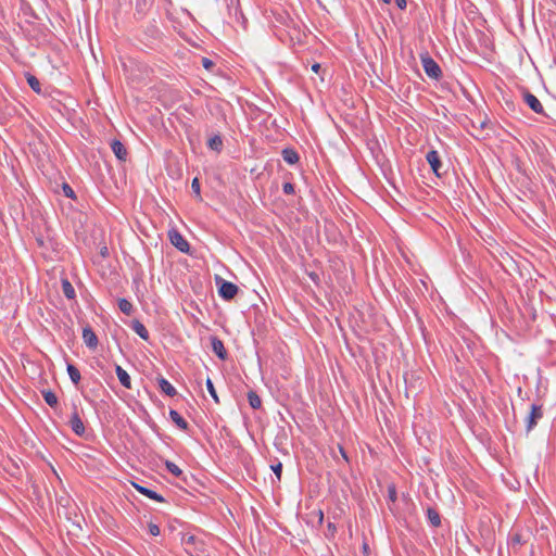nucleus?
<instances>
[{
    "label": "nucleus",
    "instance_id": "72a5a7b5",
    "mask_svg": "<svg viewBox=\"0 0 556 556\" xmlns=\"http://www.w3.org/2000/svg\"><path fill=\"white\" fill-rule=\"evenodd\" d=\"M270 468L275 472L277 479L280 480L281 479V472H282V464L280 462H278L277 464L271 465Z\"/></svg>",
    "mask_w": 556,
    "mask_h": 556
},
{
    "label": "nucleus",
    "instance_id": "a878e982",
    "mask_svg": "<svg viewBox=\"0 0 556 556\" xmlns=\"http://www.w3.org/2000/svg\"><path fill=\"white\" fill-rule=\"evenodd\" d=\"M26 79L33 91H35L38 94L41 93V85L36 76L31 75L30 73H27Z\"/></svg>",
    "mask_w": 556,
    "mask_h": 556
},
{
    "label": "nucleus",
    "instance_id": "2f4dec72",
    "mask_svg": "<svg viewBox=\"0 0 556 556\" xmlns=\"http://www.w3.org/2000/svg\"><path fill=\"white\" fill-rule=\"evenodd\" d=\"M388 498L390 502L395 503L397 500V492L394 484L388 486Z\"/></svg>",
    "mask_w": 556,
    "mask_h": 556
},
{
    "label": "nucleus",
    "instance_id": "7c9ffc66",
    "mask_svg": "<svg viewBox=\"0 0 556 556\" xmlns=\"http://www.w3.org/2000/svg\"><path fill=\"white\" fill-rule=\"evenodd\" d=\"M191 189L194 192V194L197 195V198L199 200H202V197H201V186H200L199 178H197V177L193 178V180L191 182Z\"/></svg>",
    "mask_w": 556,
    "mask_h": 556
},
{
    "label": "nucleus",
    "instance_id": "f704fd0d",
    "mask_svg": "<svg viewBox=\"0 0 556 556\" xmlns=\"http://www.w3.org/2000/svg\"><path fill=\"white\" fill-rule=\"evenodd\" d=\"M282 191L286 193V194H293L295 192V187L292 182H285L282 185Z\"/></svg>",
    "mask_w": 556,
    "mask_h": 556
},
{
    "label": "nucleus",
    "instance_id": "7ed1b4c3",
    "mask_svg": "<svg viewBox=\"0 0 556 556\" xmlns=\"http://www.w3.org/2000/svg\"><path fill=\"white\" fill-rule=\"evenodd\" d=\"M215 283L218 289V295L225 301L232 300L239 292V287L236 283L227 281L219 276H216Z\"/></svg>",
    "mask_w": 556,
    "mask_h": 556
},
{
    "label": "nucleus",
    "instance_id": "ea45409f",
    "mask_svg": "<svg viewBox=\"0 0 556 556\" xmlns=\"http://www.w3.org/2000/svg\"><path fill=\"white\" fill-rule=\"evenodd\" d=\"M327 529L332 535L337 532V527L333 522H328Z\"/></svg>",
    "mask_w": 556,
    "mask_h": 556
},
{
    "label": "nucleus",
    "instance_id": "dca6fc26",
    "mask_svg": "<svg viewBox=\"0 0 556 556\" xmlns=\"http://www.w3.org/2000/svg\"><path fill=\"white\" fill-rule=\"evenodd\" d=\"M170 420L182 431L189 430L188 421L175 409L169 410Z\"/></svg>",
    "mask_w": 556,
    "mask_h": 556
},
{
    "label": "nucleus",
    "instance_id": "f3484780",
    "mask_svg": "<svg viewBox=\"0 0 556 556\" xmlns=\"http://www.w3.org/2000/svg\"><path fill=\"white\" fill-rule=\"evenodd\" d=\"M281 156L283 161L290 165L296 164L300 160V155L293 148H285L281 151Z\"/></svg>",
    "mask_w": 556,
    "mask_h": 556
},
{
    "label": "nucleus",
    "instance_id": "a18cd8bd",
    "mask_svg": "<svg viewBox=\"0 0 556 556\" xmlns=\"http://www.w3.org/2000/svg\"><path fill=\"white\" fill-rule=\"evenodd\" d=\"M323 519H324V514H323V511H321V510H319V521L321 522V521H323Z\"/></svg>",
    "mask_w": 556,
    "mask_h": 556
},
{
    "label": "nucleus",
    "instance_id": "473e14b6",
    "mask_svg": "<svg viewBox=\"0 0 556 556\" xmlns=\"http://www.w3.org/2000/svg\"><path fill=\"white\" fill-rule=\"evenodd\" d=\"M148 531L151 535L157 536L160 534V527L154 522L148 523Z\"/></svg>",
    "mask_w": 556,
    "mask_h": 556
},
{
    "label": "nucleus",
    "instance_id": "b1692460",
    "mask_svg": "<svg viewBox=\"0 0 556 556\" xmlns=\"http://www.w3.org/2000/svg\"><path fill=\"white\" fill-rule=\"evenodd\" d=\"M207 147L216 152H220L223 149V139L219 135H214L207 141Z\"/></svg>",
    "mask_w": 556,
    "mask_h": 556
},
{
    "label": "nucleus",
    "instance_id": "c85d7f7f",
    "mask_svg": "<svg viewBox=\"0 0 556 556\" xmlns=\"http://www.w3.org/2000/svg\"><path fill=\"white\" fill-rule=\"evenodd\" d=\"M205 384H206V389H207L208 393L211 394V396L213 397L214 402L216 404H218L219 403V399H218L217 392L215 390V387H214L213 381L211 380V378L206 379Z\"/></svg>",
    "mask_w": 556,
    "mask_h": 556
},
{
    "label": "nucleus",
    "instance_id": "a211bd4d",
    "mask_svg": "<svg viewBox=\"0 0 556 556\" xmlns=\"http://www.w3.org/2000/svg\"><path fill=\"white\" fill-rule=\"evenodd\" d=\"M130 328L142 339L148 341L150 338L149 331L146 326L138 319L131 320Z\"/></svg>",
    "mask_w": 556,
    "mask_h": 556
},
{
    "label": "nucleus",
    "instance_id": "39448f33",
    "mask_svg": "<svg viewBox=\"0 0 556 556\" xmlns=\"http://www.w3.org/2000/svg\"><path fill=\"white\" fill-rule=\"evenodd\" d=\"M168 238L170 243L182 253H190V244L185 237L177 230L170 229L168 231Z\"/></svg>",
    "mask_w": 556,
    "mask_h": 556
},
{
    "label": "nucleus",
    "instance_id": "9d476101",
    "mask_svg": "<svg viewBox=\"0 0 556 556\" xmlns=\"http://www.w3.org/2000/svg\"><path fill=\"white\" fill-rule=\"evenodd\" d=\"M132 486L142 495L147 496L148 498L150 500H153L155 502H159V503H164L165 502V498L159 494L157 492H155L154 490L152 489H149L144 485H141L137 482H131Z\"/></svg>",
    "mask_w": 556,
    "mask_h": 556
},
{
    "label": "nucleus",
    "instance_id": "aec40b11",
    "mask_svg": "<svg viewBox=\"0 0 556 556\" xmlns=\"http://www.w3.org/2000/svg\"><path fill=\"white\" fill-rule=\"evenodd\" d=\"M61 287H62V292L66 299H68V300L75 299L76 292H75L73 285L70 282L68 279H66V278L62 279Z\"/></svg>",
    "mask_w": 556,
    "mask_h": 556
},
{
    "label": "nucleus",
    "instance_id": "ddd939ff",
    "mask_svg": "<svg viewBox=\"0 0 556 556\" xmlns=\"http://www.w3.org/2000/svg\"><path fill=\"white\" fill-rule=\"evenodd\" d=\"M111 149H112L114 155L117 157V160H119L122 162H125L127 160L128 151L121 140H118V139L112 140Z\"/></svg>",
    "mask_w": 556,
    "mask_h": 556
},
{
    "label": "nucleus",
    "instance_id": "4c0bfd02",
    "mask_svg": "<svg viewBox=\"0 0 556 556\" xmlns=\"http://www.w3.org/2000/svg\"><path fill=\"white\" fill-rule=\"evenodd\" d=\"M362 552H363L364 556H369V554H370V547L366 540H364V542L362 544Z\"/></svg>",
    "mask_w": 556,
    "mask_h": 556
},
{
    "label": "nucleus",
    "instance_id": "423d86ee",
    "mask_svg": "<svg viewBox=\"0 0 556 556\" xmlns=\"http://www.w3.org/2000/svg\"><path fill=\"white\" fill-rule=\"evenodd\" d=\"M543 417V405L532 404L529 416L526 419V430L530 432L538 425V421Z\"/></svg>",
    "mask_w": 556,
    "mask_h": 556
},
{
    "label": "nucleus",
    "instance_id": "a19ab883",
    "mask_svg": "<svg viewBox=\"0 0 556 556\" xmlns=\"http://www.w3.org/2000/svg\"><path fill=\"white\" fill-rule=\"evenodd\" d=\"M320 68H321V66H320V64H319V63H314V64L312 65V71H313L314 73H316V74H318V73H319Z\"/></svg>",
    "mask_w": 556,
    "mask_h": 556
},
{
    "label": "nucleus",
    "instance_id": "c03bdc74",
    "mask_svg": "<svg viewBox=\"0 0 556 556\" xmlns=\"http://www.w3.org/2000/svg\"><path fill=\"white\" fill-rule=\"evenodd\" d=\"M309 277H311L314 281L318 278V276H317L316 274H311V275H309Z\"/></svg>",
    "mask_w": 556,
    "mask_h": 556
},
{
    "label": "nucleus",
    "instance_id": "f8f14e48",
    "mask_svg": "<svg viewBox=\"0 0 556 556\" xmlns=\"http://www.w3.org/2000/svg\"><path fill=\"white\" fill-rule=\"evenodd\" d=\"M211 346L212 351L216 354V356L225 361L228 357L227 350L224 345V342L218 337H211Z\"/></svg>",
    "mask_w": 556,
    "mask_h": 556
},
{
    "label": "nucleus",
    "instance_id": "0eeeda50",
    "mask_svg": "<svg viewBox=\"0 0 556 556\" xmlns=\"http://www.w3.org/2000/svg\"><path fill=\"white\" fill-rule=\"evenodd\" d=\"M523 101L528 104V106L535 112L536 114L547 116L545 110L540 102V100L530 91L526 90L523 92Z\"/></svg>",
    "mask_w": 556,
    "mask_h": 556
},
{
    "label": "nucleus",
    "instance_id": "bb28decb",
    "mask_svg": "<svg viewBox=\"0 0 556 556\" xmlns=\"http://www.w3.org/2000/svg\"><path fill=\"white\" fill-rule=\"evenodd\" d=\"M118 308L121 309L122 313L128 316L134 313V306L127 299L118 300Z\"/></svg>",
    "mask_w": 556,
    "mask_h": 556
},
{
    "label": "nucleus",
    "instance_id": "4be33fe9",
    "mask_svg": "<svg viewBox=\"0 0 556 556\" xmlns=\"http://www.w3.org/2000/svg\"><path fill=\"white\" fill-rule=\"evenodd\" d=\"M66 370L72 382L74 384H78L81 379L78 368L75 365L67 363Z\"/></svg>",
    "mask_w": 556,
    "mask_h": 556
},
{
    "label": "nucleus",
    "instance_id": "37998d69",
    "mask_svg": "<svg viewBox=\"0 0 556 556\" xmlns=\"http://www.w3.org/2000/svg\"><path fill=\"white\" fill-rule=\"evenodd\" d=\"M108 254H109V251H108V248H106V247H104L103 249H101V255H102V256H108Z\"/></svg>",
    "mask_w": 556,
    "mask_h": 556
},
{
    "label": "nucleus",
    "instance_id": "f03ea898",
    "mask_svg": "<svg viewBox=\"0 0 556 556\" xmlns=\"http://www.w3.org/2000/svg\"><path fill=\"white\" fill-rule=\"evenodd\" d=\"M181 545L190 556H201L205 551L204 542L194 534L185 533L181 536Z\"/></svg>",
    "mask_w": 556,
    "mask_h": 556
},
{
    "label": "nucleus",
    "instance_id": "79ce46f5",
    "mask_svg": "<svg viewBox=\"0 0 556 556\" xmlns=\"http://www.w3.org/2000/svg\"><path fill=\"white\" fill-rule=\"evenodd\" d=\"M151 33H152V36H153V37H157V36H159L160 30L157 29V27L152 26V27H151Z\"/></svg>",
    "mask_w": 556,
    "mask_h": 556
},
{
    "label": "nucleus",
    "instance_id": "6e6552de",
    "mask_svg": "<svg viewBox=\"0 0 556 556\" xmlns=\"http://www.w3.org/2000/svg\"><path fill=\"white\" fill-rule=\"evenodd\" d=\"M68 425L73 432L79 437L85 434L86 428L84 425V421L81 420L76 406L74 407V412L71 415V418L68 420Z\"/></svg>",
    "mask_w": 556,
    "mask_h": 556
},
{
    "label": "nucleus",
    "instance_id": "49530a36",
    "mask_svg": "<svg viewBox=\"0 0 556 556\" xmlns=\"http://www.w3.org/2000/svg\"><path fill=\"white\" fill-rule=\"evenodd\" d=\"M384 3H390L392 0H381Z\"/></svg>",
    "mask_w": 556,
    "mask_h": 556
},
{
    "label": "nucleus",
    "instance_id": "58836bf2",
    "mask_svg": "<svg viewBox=\"0 0 556 556\" xmlns=\"http://www.w3.org/2000/svg\"><path fill=\"white\" fill-rule=\"evenodd\" d=\"M395 4L399 9L404 10L406 8V0H395Z\"/></svg>",
    "mask_w": 556,
    "mask_h": 556
},
{
    "label": "nucleus",
    "instance_id": "9b49d317",
    "mask_svg": "<svg viewBox=\"0 0 556 556\" xmlns=\"http://www.w3.org/2000/svg\"><path fill=\"white\" fill-rule=\"evenodd\" d=\"M83 340L85 344L91 350L97 349L99 344L98 337L90 326H86L83 329Z\"/></svg>",
    "mask_w": 556,
    "mask_h": 556
},
{
    "label": "nucleus",
    "instance_id": "5701e85b",
    "mask_svg": "<svg viewBox=\"0 0 556 556\" xmlns=\"http://www.w3.org/2000/svg\"><path fill=\"white\" fill-rule=\"evenodd\" d=\"M248 402L253 409H260L262 407V400L253 390L248 392Z\"/></svg>",
    "mask_w": 556,
    "mask_h": 556
},
{
    "label": "nucleus",
    "instance_id": "c756f323",
    "mask_svg": "<svg viewBox=\"0 0 556 556\" xmlns=\"http://www.w3.org/2000/svg\"><path fill=\"white\" fill-rule=\"evenodd\" d=\"M62 190H63V193L66 198L68 199H73L75 200L76 199V194H75V191L73 190V188L67 184V182H64L62 185Z\"/></svg>",
    "mask_w": 556,
    "mask_h": 556
},
{
    "label": "nucleus",
    "instance_id": "412c9836",
    "mask_svg": "<svg viewBox=\"0 0 556 556\" xmlns=\"http://www.w3.org/2000/svg\"><path fill=\"white\" fill-rule=\"evenodd\" d=\"M154 0H136V12L140 16L147 14V12L151 9Z\"/></svg>",
    "mask_w": 556,
    "mask_h": 556
},
{
    "label": "nucleus",
    "instance_id": "c9c22d12",
    "mask_svg": "<svg viewBox=\"0 0 556 556\" xmlns=\"http://www.w3.org/2000/svg\"><path fill=\"white\" fill-rule=\"evenodd\" d=\"M201 63H202V66L208 71H211L215 66V63L207 58H202Z\"/></svg>",
    "mask_w": 556,
    "mask_h": 556
},
{
    "label": "nucleus",
    "instance_id": "e433bc0d",
    "mask_svg": "<svg viewBox=\"0 0 556 556\" xmlns=\"http://www.w3.org/2000/svg\"><path fill=\"white\" fill-rule=\"evenodd\" d=\"M338 447H339V452H340V454H341L342 458L344 459V462H345V463H348V464H349V463H350V458H349V456H348L346 451H345V450H344V447H343L342 445H340V444L338 445Z\"/></svg>",
    "mask_w": 556,
    "mask_h": 556
},
{
    "label": "nucleus",
    "instance_id": "20e7f679",
    "mask_svg": "<svg viewBox=\"0 0 556 556\" xmlns=\"http://www.w3.org/2000/svg\"><path fill=\"white\" fill-rule=\"evenodd\" d=\"M421 64L425 73L432 79L439 80L443 73L439 64L428 54L421 55Z\"/></svg>",
    "mask_w": 556,
    "mask_h": 556
},
{
    "label": "nucleus",
    "instance_id": "2eb2a0df",
    "mask_svg": "<svg viewBox=\"0 0 556 556\" xmlns=\"http://www.w3.org/2000/svg\"><path fill=\"white\" fill-rule=\"evenodd\" d=\"M426 516L429 525L433 528L441 527V515L434 507H428L426 510Z\"/></svg>",
    "mask_w": 556,
    "mask_h": 556
},
{
    "label": "nucleus",
    "instance_id": "393cba45",
    "mask_svg": "<svg viewBox=\"0 0 556 556\" xmlns=\"http://www.w3.org/2000/svg\"><path fill=\"white\" fill-rule=\"evenodd\" d=\"M42 396L45 402L52 408L56 407L58 405V396L56 394L51 390H43Z\"/></svg>",
    "mask_w": 556,
    "mask_h": 556
},
{
    "label": "nucleus",
    "instance_id": "f257e3e1",
    "mask_svg": "<svg viewBox=\"0 0 556 556\" xmlns=\"http://www.w3.org/2000/svg\"><path fill=\"white\" fill-rule=\"evenodd\" d=\"M532 535L530 529L515 528L508 534L507 546L514 553H518L523 545L529 543Z\"/></svg>",
    "mask_w": 556,
    "mask_h": 556
},
{
    "label": "nucleus",
    "instance_id": "4468645a",
    "mask_svg": "<svg viewBox=\"0 0 556 556\" xmlns=\"http://www.w3.org/2000/svg\"><path fill=\"white\" fill-rule=\"evenodd\" d=\"M156 382L160 388V390L166 394L169 397H174L177 394L176 389L173 387V384L165 379L163 376L156 377Z\"/></svg>",
    "mask_w": 556,
    "mask_h": 556
},
{
    "label": "nucleus",
    "instance_id": "6ab92c4d",
    "mask_svg": "<svg viewBox=\"0 0 556 556\" xmlns=\"http://www.w3.org/2000/svg\"><path fill=\"white\" fill-rule=\"evenodd\" d=\"M115 372H116V376H117L121 384L126 389H131V379H130V376L127 374V371L125 369H123L122 366L116 365Z\"/></svg>",
    "mask_w": 556,
    "mask_h": 556
},
{
    "label": "nucleus",
    "instance_id": "1a4fd4ad",
    "mask_svg": "<svg viewBox=\"0 0 556 556\" xmlns=\"http://www.w3.org/2000/svg\"><path fill=\"white\" fill-rule=\"evenodd\" d=\"M426 160L427 162L429 163L432 172L438 176V177H441V168H442V162H441V157H440V154L437 150H430L427 154H426Z\"/></svg>",
    "mask_w": 556,
    "mask_h": 556
},
{
    "label": "nucleus",
    "instance_id": "cd10ccee",
    "mask_svg": "<svg viewBox=\"0 0 556 556\" xmlns=\"http://www.w3.org/2000/svg\"><path fill=\"white\" fill-rule=\"evenodd\" d=\"M165 468L175 477H180L182 475V470L173 462L165 460L164 462Z\"/></svg>",
    "mask_w": 556,
    "mask_h": 556
}]
</instances>
